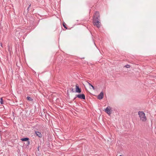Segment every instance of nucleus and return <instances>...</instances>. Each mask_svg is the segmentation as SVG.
<instances>
[{"instance_id": "1", "label": "nucleus", "mask_w": 156, "mask_h": 156, "mask_svg": "<svg viewBox=\"0 0 156 156\" xmlns=\"http://www.w3.org/2000/svg\"><path fill=\"white\" fill-rule=\"evenodd\" d=\"M93 23L94 26L99 28L101 26V23L100 20V16L98 12H96L94 15Z\"/></svg>"}, {"instance_id": "2", "label": "nucleus", "mask_w": 156, "mask_h": 156, "mask_svg": "<svg viewBox=\"0 0 156 156\" xmlns=\"http://www.w3.org/2000/svg\"><path fill=\"white\" fill-rule=\"evenodd\" d=\"M138 115L141 120L144 122L146 121L147 118L145 116V114L143 112H139Z\"/></svg>"}, {"instance_id": "3", "label": "nucleus", "mask_w": 156, "mask_h": 156, "mask_svg": "<svg viewBox=\"0 0 156 156\" xmlns=\"http://www.w3.org/2000/svg\"><path fill=\"white\" fill-rule=\"evenodd\" d=\"M105 112L109 115H110L112 113V110L111 109L110 107H107L105 109Z\"/></svg>"}, {"instance_id": "4", "label": "nucleus", "mask_w": 156, "mask_h": 156, "mask_svg": "<svg viewBox=\"0 0 156 156\" xmlns=\"http://www.w3.org/2000/svg\"><path fill=\"white\" fill-rule=\"evenodd\" d=\"M76 97L81 99H85V95L84 94H79L76 95Z\"/></svg>"}, {"instance_id": "5", "label": "nucleus", "mask_w": 156, "mask_h": 156, "mask_svg": "<svg viewBox=\"0 0 156 156\" xmlns=\"http://www.w3.org/2000/svg\"><path fill=\"white\" fill-rule=\"evenodd\" d=\"M81 89L80 88L78 84L76 85V90L75 92L78 93H80L81 92Z\"/></svg>"}, {"instance_id": "6", "label": "nucleus", "mask_w": 156, "mask_h": 156, "mask_svg": "<svg viewBox=\"0 0 156 156\" xmlns=\"http://www.w3.org/2000/svg\"><path fill=\"white\" fill-rule=\"evenodd\" d=\"M103 92H101L98 96V98L99 100H101L103 98Z\"/></svg>"}, {"instance_id": "7", "label": "nucleus", "mask_w": 156, "mask_h": 156, "mask_svg": "<svg viewBox=\"0 0 156 156\" xmlns=\"http://www.w3.org/2000/svg\"><path fill=\"white\" fill-rule=\"evenodd\" d=\"M35 134L37 136H38L39 138H41L42 137V135L41 133L38 131H35Z\"/></svg>"}, {"instance_id": "8", "label": "nucleus", "mask_w": 156, "mask_h": 156, "mask_svg": "<svg viewBox=\"0 0 156 156\" xmlns=\"http://www.w3.org/2000/svg\"><path fill=\"white\" fill-rule=\"evenodd\" d=\"M21 140L22 141H28V142L29 143L30 142L29 141V138L28 137L23 138L21 139Z\"/></svg>"}, {"instance_id": "9", "label": "nucleus", "mask_w": 156, "mask_h": 156, "mask_svg": "<svg viewBox=\"0 0 156 156\" xmlns=\"http://www.w3.org/2000/svg\"><path fill=\"white\" fill-rule=\"evenodd\" d=\"M27 99L29 101H32L33 100V99L31 98H30V97H27Z\"/></svg>"}, {"instance_id": "10", "label": "nucleus", "mask_w": 156, "mask_h": 156, "mask_svg": "<svg viewBox=\"0 0 156 156\" xmlns=\"http://www.w3.org/2000/svg\"><path fill=\"white\" fill-rule=\"evenodd\" d=\"M88 84L89 85H90V86L91 87H92L93 90H95V88H94V86L93 85H92L91 83H89V82H88Z\"/></svg>"}, {"instance_id": "11", "label": "nucleus", "mask_w": 156, "mask_h": 156, "mask_svg": "<svg viewBox=\"0 0 156 156\" xmlns=\"http://www.w3.org/2000/svg\"><path fill=\"white\" fill-rule=\"evenodd\" d=\"M62 25L65 28H66V29H67V28L66 26V24L64 22L63 23Z\"/></svg>"}, {"instance_id": "12", "label": "nucleus", "mask_w": 156, "mask_h": 156, "mask_svg": "<svg viewBox=\"0 0 156 156\" xmlns=\"http://www.w3.org/2000/svg\"><path fill=\"white\" fill-rule=\"evenodd\" d=\"M0 102L1 104H3V100L2 98H1L0 99Z\"/></svg>"}, {"instance_id": "13", "label": "nucleus", "mask_w": 156, "mask_h": 156, "mask_svg": "<svg viewBox=\"0 0 156 156\" xmlns=\"http://www.w3.org/2000/svg\"><path fill=\"white\" fill-rule=\"evenodd\" d=\"M125 67L127 68H129L130 67V65H126L125 66Z\"/></svg>"}, {"instance_id": "14", "label": "nucleus", "mask_w": 156, "mask_h": 156, "mask_svg": "<svg viewBox=\"0 0 156 156\" xmlns=\"http://www.w3.org/2000/svg\"><path fill=\"white\" fill-rule=\"evenodd\" d=\"M71 91L72 92H74V91L73 90V88L72 89Z\"/></svg>"}, {"instance_id": "15", "label": "nucleus", "mask_w": 156, "mask_h": 156, "mask_svg": "<svg viewBox=\"0 0 156 156\" xmlns=\"http://www.w3.org/2000/svg\"><path fill=\"white\" fill-rule=\"evenodd\" d=\"M30 8L29 7H28L27 8V11L28 12L29 11Z\"/></svg>"}, {"instance_id": "16", "label": "nucleus", "mask_w": 156, "mask_h": 156, "mask_svg": "<svg viewBox=\"0 0 156 156\" xmlns=\"http://www.w3.org/2000/svg\"><path fill=\"white\" fill-rule=\"evenodd\" d=\"M0 45L2 47V43H0Z\"/></svg>"}, {"instance_id": "17", "label": "nucleus", "mask_w": 156, "mask_h": 156, "mask_svg": "<svg viewBox=\"0 0 156 156\" xmlns=\"http://www.w3.org/2000/svg\"><path fill=\"white\" fill-rule=\"evenodd\" d=\"M37 150L38 151H39V146L37 147Z\"/></svg>"}, {"instance_id": "18", "label": "nucleus", "mask_w": 156, "mask_h": 156, "mask_svg": "<svg viewBox=\"0 0 156 156\" xmlns=\"http://www.w3.org/2000/svg\"><path fill=\"white\" fill-rule=\"evenodd\" d=\"M30 6H31V4H30V5H29V6L28 7H29V8H30Z\"/></svg>"}, {"instance_id": "19", "label": "nucleus", "mask_w": 156, "mask_h": 156, "mask_svg": "<svg viewBox=\"0 0 156 156\" xmlns=\"http://www.w3.org/2000/svg\"><path fill=\"white\" fill-rule=\"evenodd\" d=\"M119 156H122L121 155H120Z\"/></svg>"}, {"instance_id": "20", "label": "nucleus", "mask_w": 156, "mask_h": 156, "mask_svg": "<svg viewBox=\"0 0 156 156\" xmlns=\"http://www.w3.org/2000/svg\"><path fill=\"white\" fill-rule=\"evenodd\" d=\"M27 156H28L27 155Z\"/></svg>"}]
</instances>
